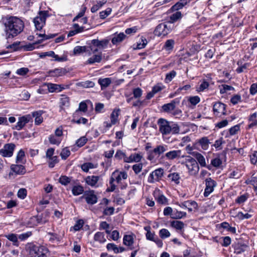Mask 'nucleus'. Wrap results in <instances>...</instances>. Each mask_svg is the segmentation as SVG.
Returning <instances> with one entry per match:
<instances>
[{
    "instance_id": "56",
    "label": "nucleus",
    "mask_w": 257,
    "mask_h": 257,
    "mask_svg": "<svg viewBox=\"0 0 257 257\" xmlns=\"http://www.w3.org/2000/svg\"><path fill=\"white\" fill-rule=\"evenodd\" d=\"M87 142V139L85 137H82L77 140L76 145L79 147H81L83 146Z\"/></svg>"
},
{
    "instance_id": "38",
    "label": "nucleus",
    "mask_w": 257,
    "mask_h": 257,
    "mask_svg": "<svg viewBox=\"0 0 257 257\" xmlns=\"http://www.w3.org/2000/svg\"><path fill=\"white\" fill-rule=\"evenodd\" d=\"M257 114L256 112L252 114L249 118V121H250V123L248 124V127L249 128H252L254 126L257 125V120H256Z\"/></svg>"
},
{
    "instance_id": "15",
    "label": "nucleus",
    "mask_w": 257,
    "mask_h": 257,
    "mask_svg": "<svg viewBox=\"0 0 257 257\" xmlns=\"http://www.w3.org/2000/svg\"><path fill=\"white\" fill-rule=\"evenodd\" d=\"M178 99H175L171 101L170 103L164 104L162 108L163 110L166 112H170L171 111L175 109L176 105L179 103Z\"/></svg>"
},
{
    "instance_id": "1",
    "label": "nucleus",
    "mask_w": 257,
    "mask_h": 257,
    "mask_svg": "<svg viewBox=\"0 0 257 257\" xmlns=\"http://www.w3.org/2000/svg\"><path fill=\"white\" fill-rule=\"evenodd\" d=\"M5 26L7 39L16 37L23 32L24 28L23 21L20 18L14 16L7 18Z\"/></svg>"
},
{
    "instance_id": "27",
    "label": "nucleus",
    "mask_w": 257,
    "mask_h": 257,
    "mask_svg": "<svg viewBox=\"0 0 257 257\" xmlns=\"http://www.w3.org/2000/svg\"><path fill=\"white\" fill-rule=\"evenodd\" d=\"M117 173H118L117 170L113 172V174H115ZM127 177V173L125 171H120L118 174L117 176L116 177L115 181L118 184H121V180H125Z\"/></svg>"
},
{
    "instance_id": "47",
    "label": "nucleus",
    "mask_w": 257,
    "mask_h": 257,
    "mask_svg": "<svg viewBox=\"0 0 257 257\" xmlns=\"http://www.w3.org/2000/svg\"><path fill=\"white\" fill-rule=\"evenodd\" d=\"M49 140L51 144L59 145L61 140L55 135H51L49 138Z\"/></svg>"
},
{
    "instance_id": "11",
    "label": "nucleus",
    "mask_w": 257,
    "mask_h": 257,
    "mask_svg": "<svg viewBox=\"0 0 257 257\" xmlns=\"http://www.w3.org/2000/svg\"><path fill=\"white\" fill-rule=\"evenodd\" d=\"M32 122V117L30 114L24 115L19 118L18 121L15 126V128L18 131L22 130L25 124L29 122Z\"/></svg>"
},
{
    "instance_id": "2",
    "label": "nucleus",
    "mask_w": 257,
    "mask_h": 257,
    "mask_svg": "<svg viewBox=\"0 0 257 257\" xmlns=\"http://www.w3.org/2000/svg\"><path fill=\"white\" fill-rule=\"evenodd\" d=\"M158 124L159 131L163 136L176 135L180 133V126L175 122L161 118L158 120Z\"/></svg>"
},
{
    "instance_id": "34",
    "label": "nucleus",
    "mask_w": 257,
    "mask_h": 257,
    "mask_svg": "<svg viewBox=\"0 0 257 257\" xmlns=\"http://www.w3.org/2000/svg\"><path fill=\"white\" fill-rule=\"evenodd\" d=\"M123 243L127 246H130L131 249H133V247H132L133 243H134V238L133 236L131 235H125L123 237Z\"/></svg>"
},
{
    "instance_id": "61",
    "label": "nucleus",
    "mask_w": 257,
    "mask_h": 257,
    "mask_svg": "<svg viewBox=\"0 0 257 257\" xmlns=\"http://www.w3.org/2000/svg\"><path fill=\"white\" fill-rule=\"evenodd\" d=\"M188 100L191 104L193 105H196L197 103H198L200 102V99L199 96H194L190 97L189 98Z\"/></svg>"
},
{
    "instance_id": "31",
    "label": "nucleus",
    "mask_w": 257,
    "mask_h": 257,
    "mask_svg": "<svg viewBox=\"0 0 257 257\" xmlns=\"http://www.w3.org/2000/svg\"><path fill=\"white\" fill-rule=\"evenodd\" d=\"M246 184H250L253 186L254 191L257 193V177L252 175L251 177L246 180L245 182Z\"/></svg>"
},
{
    "instance_id": "3",
    "label": "nucleus",
    "mask_w": 257,
    "mask_h": 257,
    "mask_svg": "<svg viewBox=\"0 0 257 257\" xmlns=\"http://www.w3.org/2000/svg\"><path fill=\"white\" fill-rule=\"evenodd\" d=\"M181 163L186 166L190 175L196 176L198 174L199 171V166L195 159L190 156H187L185 160Z\"/></svg>"
},
{
    "instance_id": "51",
    "label": "nucleus",
    "mask_w": 257,
    "mask_h": 257,
    "mask_svg": "<svg viewBox=\"0 0 257 257\" xmlns=\"http://www.w3.org/2000/svg\"><path fill=\"white\" fill-rule=\"evenodd\" d=\"M25 152L23 150H20L17 156L16 162L17 163H23V159L25 157Z\"/></svg>"
},
{
    "instance_id": "25",
    "label": "nucleus",
    "mask_w": 257,
    "mask_h": 257,
    "mask_svg": "<svg viewBox=\"0 0 257 257\" xmlns=\"http://www.w3.org/2000/svg\"><path fill=\"white\" fill-rule=\"evenodd\" d=\"M168 149L167 145H158L153 150V153L156 155L160 156L167 151Z\"/></svg>"
},
{
    "instance_id": "62",
    "label": "nucleus",
    "mask_w": 257,
    "mask_h": 257,
    "mask_svg": "<svg viewBox=\"0 0 257 257\" xmlns=\"http://www.w3.org/2000/svg\"><path fill=\"white\" fill-rule=\"evenodd\" d=\"M236 216L239 219L243 220L244 219L250 218L252 216V215L248 214L247 213L244 214L241 212H239L236 215Z\"/></svg>"
},
{
    "instance_id": "24",
    "label": "nucleus",
    "mask_w": 257,
    "mask_h": 257,
    "mask_svg": "<svg viewBox=\"0 0 257 257\" xmlns=\"http://www.w3.org/2000/svg\"><path fill=\"white\" fill-rule=\"evenodd\" d=\"M48 90L50 92H60L64 89V87H62L61 85L53 84V83H48L47 84Z\"/></svg>"
},
{
    "instance_id": "18",
    "label": "nucleus",
    "mask_w": 257,
    "mask_h": 257,
    "mask_svg": "<svg viewBox=\"0 0 257 257\" xmlns=\"http://www.w3.org/2000/svg\"><path fill=\"white\" fill-rule=\"evenodd\" d=\"M44 111L43 110L36 111L32 112L31 116L35 118V123L39 125L43 122V117L42 115Z\"/></svg>"
},
{
    "instance_id": "54",
    "label": "nucleus",
    "mask_w": 257,
    "mask_h": 257,
    "mask_svg": "<svg viewBox=\"0 0 257 257\" xmlns=\"http://www.w3.org/2000/svg\"><path fill=\"white\" fill-rule=\"evenodd\" d=\"M170 235L168 230L165 228L162 229L159 231V235L163 239L169 237Z\"/></svg>"
},
{
    "instance_id": "42",
    "label": "nucleus",
    "mask_w": 257,
    "mask_h": 257,
    "mask_svg": "<svg viewBox=\"0 0 257 257\" xmlns=\"http://www.w3.org/2000/svg\"><path fill=\"white\" fill-rule=\"evenodd\" d=\"M20 42L17 41L14 42L12 45H9L7 47V48H32L31 46L28 45H21L19 47V46L20 45Z\"/></svg>"
},
{
    "instance_id": "50",
    "label": "nucleus",
    "mask_w": 257,
    "mask_h": 257,
    "mask_svg": "<svg viewBox=\"0 0 257 257\" xmlns=\"http://www.w3.org/2000/svg\"><path fill=\"white\" fill-rule=\"evenodd\" d=\"M106 3L105 0L100 1L98 2L96 5H94L91 9V12L92 13H95L105 3Z\"/></svg>"
},
{
    "instance_id": "45",
    "label": "nucleus",
    "mask_w": 257,
    "mask_h": 257,
    "mask_svg": "<svg viewBox=\"0 0 257 257\" xmlns=\"http://www.w3.org/2000/svg\"><path fill=\"white\" fill-rule=\"evenodd\" d=\"M71 178L68 177L66 176H61L59 179V182L62 185L66 186L70 183Z\"/></svg>"
},
{
    "instance_id": "64",
    "label": "nucleus",
    "mask_w": 257,
    "mask_h": 257,
    "mask_svg": "<svg viewBox=\"0 0 257 257\" xmlns=\"http://www.w3.org/2000/svg\"><path fill=\"white\" fill-rule=\"evenodd\" d=\"M83 224L84 222L83 220H78L73 226L74 230L75 231L79 230L83 227Z\"/></svg>"
},
{
    "instance_id": "55",
    "label": "nucleus",
    "mask_w": 257,
    "mask_h": 257,
    "mask_svg": "<svg viewBox=\"0 0 257 257\" xmlns=\"http://www.w3.org/2000/svg\"><path fill=\"white\" fill-rule=\"evenodd\" d=\"M70 155V152L68 148H64L61 153L60 156L62 159L66 160Z\"/></svg>"
},
{
    "instance_id": "5",
    "label": "nucleus",
    "mask_w": 257,
    "mask_h": 257,
    "mask_svg": "<svg viewBox=\"0 0 257 257\" xmlns=\"http://www.w3.org/2000/svg\"><path fill=\"white\" fill-rule=\"evenodd\" d=\"M29 252L31 257H47L45 250L43 247L35 245H31L29 247Z\"/></svg>"
},
{
    "instance_id": "40",
    "label": "nucleus",
    "mask_w": 257,
    "mask_h": 257,
    "mask_svg": "<svg viewBox=\"0 0 257 257\" xmlns=\"http://www.w3.org/2000/svg\"><path fill=\"white\" fill-rule=\"evenodd\" d=\"M101 60V56L100 55H94L92 57L88 59L86 64H92L95 62H100Z\"/></svg>"
},
{
    "instance_id": "13",
    "label": "nucleus",
    "mask_w": 257,
    "mask_h": 257,
    "mask_svg": "<svg viewBox=\"0 0 257 257\" xmlns=\"http://www.w3.org/2000/svg\"><path fill=\"white\" fill-rule=\"evenodd\" d=\"M46 57H51L53 58H55L56 60L59 62L66 61L67 60L66 55H63L61 57H59L58 55H55V53L52 51L46 52H43L40 54V58H43Z\"/></svg>"
},
{
    "instance_id": "4",
    "label": "nucleus",
    "mask_w": 257,
    "mask_h": 257,
    "mask_svg": "<svg viewBox=\"0 0 257 257\" xmlns=\"http://www.w3.org/2000/svg\"><path fill=\"white\" fill-rule=\"evenodd\" d=\"M48 17V11H40L39 16L34 19V23L37 30H41L45 25L46 18Z\"/></svg>"
},
{
    "instance_id": "16",
    "label": "nucleus",
    "mask_w": 257,
    "mask_h": 257,
    "mask_svg": "<svg viewBox=\"0 0 257 257\" xmlns=\"http://www.w3.org/2000/svg\"><path fill=\"white\" fill-rule=\"evenodd\" d=\"M197 160L196 161L198 163L201 167H205L206 166V163L204 157L200 153L197 152H193L190 153Z\"/></svg>"
},
{
    "instance_id": "59",
    "label": "nucleus",
    "mask_w": 257,
    "mask_h": 257,
    "mask_svg": "<svg viewBox=\"0 0 257 257\" xmlns=\"http://www.w3.org/2000/svg\"><path fill=\"white\" fill-rule=\"evenodd\" d=\"M93 168L94 165L91 163H86L81 166L82 170L85 172H87L89 169H92Z\"/></svg>"
},
{
    "instance_id": "10",
    "label": "nucleus",
    "mask_w": 257,
    "mask_h": 257,
    "mask_svg": "<svg viewBox=\"0 0 257 257\" xmlns=\"http://www.w3.org/2000/svg\"><path fill=\"white\" fill-rule=\"evenodd\" d=\"M16 146L12 143L6 144L4 148L0 150V155L5 157L12 156Z\"/></svg>"
},
{
    "instance_id": "26",
    "label": "nucleus",
    "mask_w": 257,
    "mask_h": 257,
    "mask_svg": "<svg viewBox=\"0 0 257 257\" xmlns=\"http://www.w3.org/2000/svg\"><path fill=\"white\" fill-rule=\"evenodd\" d=\"M12 171L18 174H23L25 173V169L22 165H12L11 167Z\"/></svg>"
},
{
    "instance_id": "39",
    "label": "nucleus",
    "mask_w": 257,
    "mask_h": 257,
    "mask_svg": "<svg viewBox=\"0 0 257 257\" xmlns=\"http://www.w3.org/2000/svg\"><path fill=\"white\" fill-rule=\"evenodd\" d=\"M171 225L172 227L177 230H181L184 227V223L181 221H173L171 222Z\"/></svg>"
},
{
    "instance_id": "20",
    "label": "nucleus",
    "mask_w": 257,
    "mask_h": 257,
    "mask_svg": "<svg viewBox=\"0 0 257 257\" xmlns=\"http://www.w3.org/2000/svg\"><path fill=\"white\" fill-rule=\"evenodd\" d=\"M99 179V176H87L85 178L86 183L92 187L96 186V184L98 182Z\"/></svg>"
},
{
    "instance_id": "14",
    "label": "nucleus",
    "mask_w": 257,
    "mask_h": 257,
    "mask_svg": "<svg viewBox=\"0 0 257 257\" xmlns=\"http://www.w3.org/2000/svg\"><path fill=\"white\" fill-rule=\"evenodd\" d=\"M165 156L168 160H170L179 158L180 157H184V155H182V151L180 150L169 151L165 154Z\"/></svg>"
},
{
    "instance_id": "48",
    "label": "nucleus",
    "mask_w": 257,
    "mask_h": 257,
    "mask_svg": "<svg viewBox=\"0 0 257 257\" xmlns=\"http://www.w3.org/2000/svg\"><path fill=\"white\" fill-rule=\"evenodd\" d=\"M176 72L174 70H172L169 73H167L166 75L165 81L166 83H169L175 77Z\"/></svg>"
},
{
    "instance_id": "44",
    "label": "nucleus",
    "mask_w": 257,
    "mask_h": 257,
    "mask_svg": "<svg viewBox=\"0 0 257 257\" xmlns=\"http://www.w3.org/2000/svg\"><path fill=\"white\" fill-rule=\"evenodd\" d=\"M69 98L66 95H62L60 99V104L61 106L68 107L69 105Z\"/></svg>"
},
{
    "instance_id": "46",
    "label": "nucleus",
    "mask_w": 257,
    "mask_h": 257,
    "mask_svg": "<svg viewBox=\"0 0 257 257\" xmlns=\"http://www.w3.org/2000/svg\"><path fill=\"white\" fill-rule=\"evenodd\" d=\"M187 206L186 208L188 209L189 212H191L193 209L197 208L198 205L197 203L194 201H188V203H186Z\"/></svg>"
},
{
    "instance_id": "29",
    "label": "nucleus",
    "mask_w": 257,
    "mask_h": 257,
    "mask_svg": "<svg viewBox=\"0 0 257 257\" xmlns=\"http://www.w3.org/2000/svg\"><path fill=\"white\" fill-rule=\"evenodd\" d=\"M98 82L101 86V89H104L111 83V79L110 78H99Z\"/></svg>"
},
{
    "instance_id": "28",
    "label": "nucleus",
    "mask_w": 257,
    "mask_h": 257,
    "mask_svg": "<svg viewBox=\"0 0 257 257\" xmlns=\"http://www.w3.org/2000/svg\"><path fill=\"white\" fill-rule=\"evenodd\" d=\"M73 28H74V30L69 32L67 35L68 37L73 36L78 33L82 32L84 30V27H79V26L77 24H74L73 25Z\"/></svg>"
},
{
    "instance_id": "43",
    "label": "nucleus",
    "mask_w": 257,
    "mask_h": 257,
    "mask_svg": "<svg viewBox=\"0 0 257 257\" xmlns=\"http://www.w3.org/2000/svg\"><path fill=\"white\" fill-rule=\"evenodd\" d=\"M147 43L148 41L147 39L144 37H141L137 42V46L136 48H144Z\"/></svg>"
},
{
    "instance_id": "6",
    "label": "nucleus",
    "mask_w": 257,
    "mask_h": 257,
    "mask_svg": "<svg viewBox=\"0 0 257 257\" xmlns=\"http://www.w3.org/2000/svg\"><path fill=\"white\" fill-rule=\"evenodd\" d=\"M172 28L170 25L168 26L166 23H161L156 28L154 33L158 36H165L171 31Z\"/></svg>"
},
{
    "instance_id": "9",
    "label": "nucleus",
    "mask_w": 257,
    "mask_h": 257,
    "mask_svg": "<svg viewBox=\"0 0 257 257\" xmlns=\"http://www.w3.org/2000/svg\"><path fill=\"white\" fill-rule=\"evenodd\" d=\"M164 170L162 168H159L152 172L148 177V181L150 183H154L155 182L159 181L163 177Z\"/></svg>"
},
{
    "instance_id": "23",
    "label": "nucleus",
    "mask_w": 257,
    "mask_h": 257,
    "mask_svg": "<svg viewBox=\"0 0 257 257\" xmlns=\"http://www.w3.org/2000/svg\"><path fill=\"white\" fill-rule=\"evenodd\" d=\"M233 247L234 252L236 254H240L245 251L248 246L245 244L237 243L234 244Z\"/></svg>"
},
{
    "instance_id": "58",
    "label": "nucleus",
    "mask_w": 257,
    "mask_h": 257,
    "mask_svg": "<svg viewBox=\"0 0 257 257\" xmlns=\"http://www.w3.org/2000/svg\"><path fill=\"white\" fill-rule=\"evenodd\" d=\"M133 170L136 174H138L142 170L143 164L142 163L136 164L133 166Z\"/></svg>"
},
{
    "instance_id": "63",
    "label": "nucleus",
    "mask_w": 257,
    "mask_h": 257,
    "mask_svg": "<svg viewBox=\"0 0 257 257\" xmlns=\"http://www.w3.org/2000/svg\"><path fill=\"white\" fill-rule=\"evenodd\" d=\"M138 30V27L135 26L132 28L126 29L125 31V33L127 35H132L136 33Z\"/></svg>"
},
{
    "instance_id": "30",
    "label": "nucleus",
    "mask_w": 257,
    "mask_h": 257,
    "mask_svg": "<svg viewBox=\"0 0 257 257\" xmlns=\"http://www.w3.org/2000/svg\"><path fill=\"white\" fill-rule=\"evenodd\" d=\"M182 18V14L180 11H176L172 14L170 17V22L174 23L180 20Z\"/></svg>"
},
{
    "instance_id": "33",
    "label": "nucleus",
    "mask_w": 257,
    "mask_h": 257,
    "mask_svg": "<svg viewBox=\"0 0 257 257\" xmlns=\"http://www.w3.org/2000/svg\"><path fill=\"white\" fill-rule=\"evenodd\" d=\"M66 72V69L64 68H56L53 70L50 71V73L53 76H60L64 75Z\"/></svg>"
},
{
    "instance_id": "52",
    "label": "nucleus",
    "mask_w": 257,
    "mask_h": 257,
    "mask_svg": "<svg viewBox=\"0 0 257 257\" xmlns=\"http://www.w3.org/2000/svg\"><path fill=\"white\" fill-rule=\"evenodd\" d=\"M224 143V141L222 138H220L219 139L215 141V143L213 145V146L217 150H220L222 149V145Z\"/></svg>"
},
{
    "instance_id": "49",
    "label": "nucleus",
    "mask_w": 257,
    "mask_h": 257,
    "mask_svg": "<svg viewBox=\"0 0 257 257\" xmlns=\"http://www.w3.org/2000/svg\"><path fill=\"white\" fill-rule=\"evenodd\" d=\"M168 178H170L172 181L175 182L176 184H178L179 183L180 180V176L179 174L177 173H173L170 174L168 175Z\"/></svg>"
},
{
    "instance_id": "21",
    "label": "nucleus",
    "mask_w": 257,
    "mask_h": 257,
    "mask_svg": "<svg viewBox=\"0 0 257 257\" xmlns=\"http://www.w3.org/2000/svg\"><path fill=\"white\" fill-rule=\"evenodd\" d=\"M198 143L203 150H207L210 142L207 137H204L198 140Z\"/></svg>"
},
{
    "instance_id": "22",
    "label": "nucleus",
    "mask_w": 257,
    "mask_h": 257,
    "mask_svg": "<svg viewBox=\"0 0 257 257\" xmlns=\"http://www.w3.org/2000/svg\"><path fill=\"white\" fill-rule=\"evenodd\" d=\"M100 228L105 230L106 233L107 234V237L110 239H112V233L111 230H109V225L106 221H102L100 224Z\"/></svg>"
},
{
    "instance_id": "12",
    "label": "nucleus",
    "mask_w": 257,
    "mask_h": 257,
    "mask_svg": "<svg viewBox=\"0 0 257 257\" xmlns=\"http://www.w3.org/2000/svg\"><path fill=\"white\" fill-rule=\"evenodd\" d=\"M226 105L221 102H216L213 106L214 113L216 116H220L226 114Z\"/></svg>"
},
{
    "instance_id": "17",
    "label": "nucleus",
    "mask_w": 257,
    "mask_h": 257,
    "mask_svg": "<svg viewBox=\"0 0 257 257\" xmlns=\"http://www.w3.org/2000/svg\"><path fill=\"white\" fill-rule=\"evenodd\" d=\"M109 43L108 39H103L101 41L97 39H94L91 41V44L94 46L98 48H103L107 46Z\"/></svg>"
},
{
    "instance_id": "36",
    "label": "nucleus",
    "mask_w": 257,
    "mask_h": 257,
    "mask_svg": "<svg viewBox=\"0 0 257 257\" xmlns=\"http://www.w3.org/2000/svg\"><path fill=\"white\" fill-rule=\"evenodd\" d=\"M124 134L123 131H117L115 133V139L117 140L114 143H113V146H118L121 143V139L123 137Z\"/></svg>"
},
{
    "instance_id": "37",
    "label": "nucleus",
    "mask_w": 257,
    "mask_h": 257,
    "mask_svg": "<svg viewBox=\"0 0 257 257\" xmlns=\"http://www.w3.org/2000/svg\"><path fill=\"white\" fill-rule=\"evenodd\" d=\"M94 239L95 241H98L100 243H103L106 241V239L104 238V233L100 232H97L95 234Z\"/></svg>"
},
{
    "instance_id": "7",
    "label": "nucleus",
    "mask_w": 257,
    "mask_h": 257,
    "mask_svg": "<svg viewBox=\"0 0 257 257\" xmlns=\"http://www.w3.org/2000/svg\"><path fill=\"white\" fill-rule=\"evenodd\" d=\"M81 198L84 199L88 204L93 205L97 202V197L94 190L86 191Z\"/></svg>"
},
{
    "instance_id": "19",
    "label": "nucleus",
    "mask_w": 257,
    "mask_h": 257,
    "mask_svg": "<svg viewBox=\"0 0 257 257\" xmlns=\"http://www.w3.org/2000/svg\"><path fill=\"white\" fill-rule=\"evenodd\" d=\"M104 156L106 159L105 162L102 163V165L106 168L111 166V158L112 157V151H109L108 152H105Z\"/></svg>"
},
{
    "instance_id": "60",
    "label": "nucleus",
    "mask_w": 257,
    "mask_h": 257,
    "mask_svg": "<svg viewBox=\"0 0 257 257\" xmlns=\"http://www.w3.org/2000/svg\"><path fill=\"white\" fill-rule=\"evenodd\" d=\"M111 9L110 8L107 9L105 11H103L99 13V16L100 19H104L110 14Z\"/></svg>"
},
{
    "instance_id": "32",
    "label": "nucleus",
    "mask_w": 257,
    "mask_h": 257,
    "mask_svg": "<svg viewBox=\"0 0 257 257\" xmlns=\"http://www.w3.org/2000/svg\"><path fill=\"white\" fill-rule=\"evenodd\" d=\"M126 37V35L123 33H115L113 34V44L120 43Z\"/></svg>"
},
{
    "instance_id": "53",
    "label": "nucleus",
    "mask_w": 257,
    "mask_h": 257,
    "mask_svg": "<svg viewBox=\"0 0 257 257\" xmlns=\"http://www.w3.org/2000/svg\"><path fill=\"white\" fill-rule=\"evenodd\" d=\"M186 216V213L183 211H177L172 214V218L175 219H181Z\"/></svg>"
},
{
    "instance_id": "41",
    "label": "nucleus",
    "mask_w": 257,
    "mask_h": 257,
    "mask_svg": "<svg viewBox=\"0 0 257 257\" xmlns=\"http://www.w3.org/2000/svg\"><path fill=\"white\" fill-rule=\"evenodd\" d=\"M6 237L8 238L9 240L12 241L13 242V244L16 246L19 245V243L18 241V238H19L17 234L14 233H11L6 235Z\"/></svg>"
},
{
    "instance_id": "35",
    "label": "nucleus",
    "mask_w": 257,
    "mask_h": 257,
    "mask_svg": "<svg viewBox=\"0 0 257 257\" xmlns=\"http://www.w3.org/2000/svg\"><path fill=\"white\" fill-rule=\"evenodd\" d=\"M84 192L83 187L81 185H75L72 189V193L74 196H78Z\"/></svg>"
},
{
    "instance_id": "57",
    "label": "nucleus",
    "mask_w": 257,
    "mask_h": 257,
    "mask_svg": "<svg viewBox=\"0 0 257 257\" xmlns=\"http://www.w3.org/2000/svg\"><path fill=\"white\" fill-rule=\"evenodd\" d=\"M58 162V157L55 156L49 159L48 164L50 168H53L55 164Z\"/></svg>"
},
{
    "instance_id": "8",
    "label": "nucleus",
    "mask_w": 257,
    "mask_h": 257,
    "mask_svg": "<svg viewBox=\"0 0 257 257\" xmlns=\"http://www.w3.org/2000/svg\"><path fill=\"white\" fill-rule=\"evenodd\" d=\"M205 188L204 192V196L208 197L213 191L217 185V183L211 178H207L205 180Z\"/></svg>"
}]
</instances>
